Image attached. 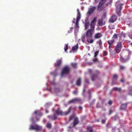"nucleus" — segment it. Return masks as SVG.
<instances>
[{
	"mask_svg": "<svg viewBox=\"0 0 132 132\" xmlns=\"http://www.w3.org/2000/svg\"><path fill=\"white\" fill-rule=\"evenodd\" d=\"M70 68L69 66L65 65L62 70L61 73V76L63 77L69 74L70 72Z\"/></svg>",
	"mask_w": 132,
	"mask_h": 132,
	"instance_id": "f257e3e1",
	"label": "nucleus"
},
{
	"mask_svg": "<svg viewBox=\"0 0 132 132\" xmlns=\"http://www.w3.org/2000/svg\"><path fill=\"white\" fill-rule=\"evenodd\" d=\"M72 106H70L66 112H62L60 108H58L56 111V113L58 115L61 116L66 115L68 114L70 112Z\"/></svg>",
	"mask_w": 132,
	"mask_h": 132,
	"instance_id": "f03ea898",
	"label": "nucleus"
},
{
	"mask_svg": "<svg viewBox=\"0 0 132 132\" xmlns=\"http://www.w3.org/2000/svg\"><path fill=\"white\" fill-rule=\"evenodd\" d=\"M77 16L76 18V22L75 23V18H73V21L72 22V23H75V27L76 28H78L79 25H78V23L79 21L80 18H81V14L80 13L79 10L78 9H77Z\"/></svg>",
	"mask_w": 132,
	"mask_h": 132,
	"instance_id": "7ed1b4c3",
	"label": "nucleus"
},
{
	"mask_svg": "<svg viewBox=\"0 0 132 132\" xmlns=\"http://www.w3.org/2000/svg\"><path fill=\"white\" fill-rule=\"evenodd\" d=\"M42 128V126H39L35 124L34 125H31L30 126L29 128V129L31 130V129L35 130L36 131H40Z\"/></svg>",
	"mask_w": 132,
	"mask_h": 132,
	"instance_id": "20e7f679",
	"label": "nucleus"
},
{
	"mask_svg": "<svg viewBox=\"0 0 132 132\" xmlns=\"http://www.w3.org/2000/svg\"><path fill=\"white\" fill-rule=\"evenodd\" d=\"M94 30V28L90 27V29H88L86 33V38H91L93 35Z\"/></svg>",
	"mask_w": 132,
	"mask_h": 132,
	"instance_id": "39448f33",
	"label": "nucleus"
},
{
	"mask_svg": "<svg viewBox=\"0 0 132 132\" xmlns=\"http://www.w3.org/2000/svg\"><path fill=\"white\" fill-rule=\"evenodd\" d=\"M121 42V41H120L117 43L114 49V50L117 53H119L122 48Z\"/></svg>",
	"mask_w": 132,
	"mask_h": 132,
	"instance_id": "423d86ee",
	"label": "nucleus"
},
{
	"mask_svg": "<svg viewBox=\"0 0 132 132\" xmlns=\"http://www.w3.org/2000/svg\"><path fill=\"white\" fill-rule=\"evenodd\" d=\"M116 12L119 16H121V11L122 9L121 4L120 3H117L116 4Z\"/></svg>",
	"mask_w": 132,
	"mask_h": 132,
	"instance_id": "0eeeda50",
	"label": "nucleus"
},
{
	"mask_svg": "<svg viewBox=\"0 0 132 132\" xmlns=\"http://www.w3.org/2000/svg\"><path fill=\"white\" fill-rule=\"evenodd\" d=\"M100 74V72L99 71L96 70L95 71L94 74H91L90 75V77L92 80L94 81L95 80Z\"/></svg>",
	"mask_w": 132,
	"mask_h": 132,
	"instance_id": "6e6552de",
	"label": "nucleus"
},
{
	"mask_svg": "<svg viewBox=\"0 0 132 132\" xmlns=\"http://www.w3.org/2000/svg\"><path fill=\"white\" fill-rule=\"evenodd\" d=\"M81 99L79 98H76L74 99L68 101V103L69 104L71 103H75L76 102H80Z\"/></svg>",
	"mask_w": 132,
	"mask_h": 132,
	"instance_id": "1a4fd4ad",
	"label": "nucleus"
},
{
	"mask_svg": "<svg viewBox=\"0 0 132 132\" xmlns=\"http://www.w3.org/2000/svg\"><path fill=\"white\" fill-rule=\"evenodd\" d=\"M51 85L54 87L55 92L58 93L60 92V90L57 87L56 83H51Z\"/></svg>",
	"mask_w": 132,
	"mask_h": 132,
	"instance_id": "9d476101",
	"label": "nucleus"
},
{
	"mask_svg": "<svg viewBox=\"0 0 132 132\" xmlns=\"http://www.w3.org/2000/svg\"><path fill=\"white\" fill-rule=\"evenodd\" d=\"M33 117L31 119V121L33 123H35L36 122L39 121V118L37 117L36 115H35V116H34L33 115Z\"/></svg>",
	"mask_w": 132,
	"mask_h": 132,
	"instance_id": "9b49d317",
	"label": "nucleus"
},
{
	"mask_svg": "<svg viewBox=\"0 0 132 132\" xmlns=\"http://www.w3.org/2000/svg\"><path fill=\"white\" fill-rule=\"evenodd\" d=\"M103 19V17H102L98 20V24L99 26H102L104 25L105 24V21H104Z\"/></svg>",
	"mask_w": 132,
	"mask_h": 132,
	"instance_id": "f8f14e48",
	"label": "nucleus"
},
{
	"mask_svg": "<svg viewBox=\"0 0 132 132\" xmlns=\"http://www.w3.org/2000/svg\"><path fill=\"white\" fill-rule=\"evenodd\" d=\"M106 0H101L99 3L98 6V9H101L103 5L105 3Z\"/></svg>",
	"mask_w": 132,
	"mask_h": 132,
	"instance_id": "ddd939ff",
	"label": "nucleus"
},
{
	"mask_svg": "<svg viewBox=\"0 0 132 132\" xmlns=\"http://www.w3.org/2000/svg\"><path fill=\"white\" fill-rule=\"evenodd\" d=\"M97 19V18H94L91 21V24H90V27L93 28H95V22Z\"/></svg>",
	"mask_w": 132,
	"mask_h": 132,
	"instance_id": "4468645a",
	"label": "nucleus"
},
{
	"mask_svg": "<svg viewBox=\"0 0 132 132\" xmlns=\"http://www.w3.org/2000/svg\"><path fill=\"white\" fill-rule=\"evenodd\" d=\"M117 19V16L114 15H113L109 20V21L113 23Z\"/></svg>",
	"mask_w": 132,
	"mask_h": 132,
	"instance_id": "2eb2a0df",
	"label": "nucleus"
},
{
	"mask_svg": "<svg viewBox=\"0 0 132 132\" xmlns=\"http://www.w3.org/2000/svg\"><path fill=\"white\" fill-rule=\"evenodd\" d=\"M85 21V29H87L88 28L89 25V22L88 21V19L87 18H86Z\"/></svg>",
	"mask_w": 132,
	"mask_h": 132,
	"instance_id": "dca6fc26",
	"label": "nucleus"
},
{
	"mask_svg": "<svg viewBox=\"0 0 132 132\" xmlns=\"http://www.w3.org/2000/svg\"><path fill=\"white\" fill-rule=\"evenodd\" d=\"M62 60L61 59L58 60L56 63L55 64V66L56 67H59L61 64Z\"/></svg>",
	"mask_w": 132,
	"mask_h": 132,
	"instance_id": "f3484780",
	"label": "nucleus"
},
{
	"mask_svg": "<svg viewBox=\"0 0 132 132\" xmlns=\"http://www.w3.org/2000/svg\"><path fill=\"white\" fill-rule=\"evenodd\" d=\"M48 117L50 119L54 120L57 119V116L56 114H54V115L53 117L52 115H49L48 116Z\"/></svg>",
	"mask_w": 132,
	"mask_h": 132,
	"instance_id": "a211bd4d",
	"label": "nucleus"
},
{
	"mask_svg": "<svg viewBox=\"0 0 132 132\" xmlns=\"http://www.w3.org/2000/svg\"><path fill=\"white\" fill-rule=\"evenodd\" d=\"M127 104L126 103H123L122 104L120 107V109L121 110H124L127 108Z\"/></svg>",
	"mask_w": 132,
	"mask_h": 132,
	"instance_id": "6ab92c4d",
	"label": "nucleus"
},
{
	"mask_svg": "<svg viewBox=\"0 0 132 132\" xmlns=\"http://www.w3.org/2000/svg\"><path fill=\"white\" fill-rule=\"evenodd\" d=\"M79 122V121L78 120V118L77 117H76L73 121V126L75 127L77 125Z\"/></svg>",
	"mask_w": 132,
	"mask_h": 132,
	"instance_id": "aec40b11",
	"label": "nucleus"
},
{
	"mask_svg": "<svg viewBox=\"0 0 132 132\" xmlns=\"http://www.w3.org/2000/svg\"><path fill=\"white\" fill-rule=\"evenodd\" d=\"M96 9V7L95 6H93L89 10L88 12V13L89 14H91Z\"/></svg>",
	"mask_w": 132,
	"mask_h": 132,
	"instance_id": "412c9836",
	"label": "nucleus"
},
{
	"mask_svg": "<svg viewBox=\"0 0 132 132\" xmlns=\"http://www.w3.org/2000/svg\"><path fill=\"white\" fill-rule=\"evenodd\" d=\"M115 42V40L114 39H112L110 40H109L107 41V43L109 45V48H110L111 46L114 42Z\"/></svg>",
	"mask_w": 132,
	"mask_h": 132,
	"instance_id": "4be33fe9",
	"label": "nucleus"
},
{
	"mask_svg": "<svg viewBox=\"0 0 132 132\" xmlns=\"http://www.w3.org/2000/svg\"><path fill=\"white\" fill-rule=\"evenodd\" d=\"M102 36V34L100 33L96 34L94 36V38L95 39H98Z\"/></svg>",
	"mask_w": 132,
	"mask_h": 132,
	"instance_id": "5701e85b",
	"label": "nucleus"
},
{
	"mask_svg": "<svg viewBox=\"0 0 132 132\" xmlns=\"http://www.w3.org/2000/svg\"><path fill=\"white\" fill-rule=\"evenodd\" d=\"M51 75L53 76L54 77L56 76L57 75V69H56L54 71L51 72H50Z\"/></svg>",
	"mask_w": 132,
	"mask_h": 132,
	"instance_id": "b1692460",
	"label": "nucleus"
},
{
	"mask_svg": "<svg viewBox=\"0 0 132 132\" xmlns=\"http://www.w3.org/2000/svg\"><path fill=\"white\" fill-rule=\"evenodd\" d=\"M34 114L35 115H38L39 116H42V114L41 113L39 110H36L34 111Z\"/></svg>",
	"mask_w": 132,
	"mask_h": 132,
	"instance_id": "393cba45",
	"label": "nucleus"
},
{
	"mask_svg": "<svg viewBox=\"0 0 132 132\" xmlns=\"http://www.w3.org/2000/svg\"><path fill=\"white\" fill-rule=\"evenodd\" d=\"M113 90L114 91H117L121 93L122 92V90L121 88H118L117 87H115L113 88Z\"/></svg>",
	"mask_w": 132,
	"mask_h": 132,
	"instance_id": "a878e982",
	"label": "nucleus"
},
{
	"mask_svg": "<svg viewBox=\"0 0 132 132\" xmlns=\"http://www.w3.org/2000/svg\"><path fill=\"white\" fill-rule=\"evenodd\" d=\"M90 38H87V42L89 43L92 44L93 43L94 40L93 39H90Z\"/></svg>",
	"mask_w": 132,
	"mask_h": 132,
	"instance_id": "bb28decb",
	"label": "nucleus"
},
{
	"mask_svg": "<svg viewBox=\"0 0 132 132\" xmlns=\"http://www.w3.org/2000/svg\"><path fill=\"white\" fill-rule=\"evenodd\" d=\"M96 43L97 44H98L100 48H101L102 47V42L101 40L100 39L99 40L97 41L96 42Z\"/></svg>",
	"mask_w": 132,
	"mask_h": 132,
	"instance_id": "cd10ccee",
	"label": "nucleus"
},
{
	"mask_svg": "<svg viewBox=\"0 0 132 132\" xmlns=\"http://www.w3.org/2000/svg\"><path fill=\"white\" fill-rule=\"evenodd\" d=\"M78 48V43H77L76 45L72 47V49L73 51H75V50H77Z\"/></svg>",
	"mask_w": 132,
	"mask_h": 132,
	"instance_id": "c85d7f7f",
	"label": "nucleus"
},
{
	"mask_svg": "<svg viewBox=\"0 0 132 132\" xmlns=\"http://www.w3.org/2000/svg\"><path fill=\"white\" fill-rule=\"evenodd\" d=\"M120 59L121 61L122 62H125L128 60V59H124L122 57H120Z\"/></svg>",
	"mask_w": 132,
	"mask_h": 132,
	"instance_id": "c756f323",
	"label": "nucleus"
},
{
	"mask_svg": "<svg viewBox=\"0 0 132 132\" xmlns=\"http://www.w3.org/2000/svg\"><path fill=\"white\" fill-rule=\"evenodd\" d=\"M46 127L48 128H51L52 127V124L50 123H48L47 124Z\"/></svg>",
	"mask_w": 132,
	"mask_h": 132,
	"instance_id": "7c9ffc66",
	"label": "nucleus"
},
{
	"mask_svg": "<svg viewBox=\"0 0 132 132\" xmlns=\"http://www.w3.org/2000/svg\"><path fill=\"white\" fill-rule=\"evenodd\" d=\"M87 130L89 132H93V129L92 127H88L87 128Z\"/></svg>",
	"mask_w": 132,
	"mask_h": 132,
	"instance_id": "2f4dec72",
	"label": "nucleus"
},
{
	"mask_svg": "<svg viewBox=\"0 0 132 132\" xmlns=\"http://www.w3.org/2000/svg\"><path fill=\"white\" fill-rule=\"evenodd\" d=\"M71 64L73 68H75L77 67V64L76 63H71Z\"/></svg>",
	"mask_w": 132,
	"mask_h": 132,
	"instance_id": "473e14b6",
	"label": "nucleus"
},
{
	"mask_svg": "<svg viewBox=\"0 0 132 132\" xmlns=\"http://www.w3.org/2000/svg\"><path fill=\"white\" fill-rule=\"evenodd\" d=\"M65 46L64 47V50L65 52H66L68 49V44H65Z\"/></svg>",
	"mask_w": 132,
	"mask_h": 132,
	"instance_id": "72a5a7b5",
	"label": "nucleus"
},
{
	"mask_svg": "<svg viewBox=\"0 0 132 132\" xmlns=\"http://www.w3.org/2000/svg\"><path fill=\"white\" fill-rule=\"evenodd\" d=\"M118 78V76L116 74H115L114 75L113 77V79H117Z\"/></svg>",
	"mask_w": 132,
	"mask_h": 132,
	"instance_id": "f704fd0d",
	"label": "nucleus"
},
{
	"mask_svg": "<svg viewBox=\"0 0 132 132\" xmlns=\"http://www.w3.org/2000/svg\"><path fill=\"white\" fill-rule=\"evenodd\" d=\"M85 35L82 36L81 38V40L83 42H85Z\"/></svg>",
	"mask_w": 132,
	"mask_h": 132,
	"instance_id": "c9c22d12",
	"label": "nucleus"
},
{
	"mask_svg": "<svg viewBox=\"0 0 132 132\" xmlns=\"http://www.w3.org/2000/svg\"><path fill=\"white\" fill-rule=\"evenodd\" d=\"M99 52V51H97L94 54V57H96L98 55Z\"/></svg>",
	"mask_w": 132,
	"mask_h": 132,
	"instance_id": "e433bc0d",
	"label": "nucleus"
},
{
	"mask_svg": "<svg viewBox=\"0 0 132 132\" xmlns=\"http://www.w3.org/2000/svg\"><path fill=\"white\" fill-rule=\"evenodd\" d=\"M112 38L115 39H117V35L116 34H114L112 37Z\"/></svg>",
	"mask_w": 132,
	"mask_h": 132,
	"instance_id": "4c0bfd02",
	"label": "nucleus"
},
{
	"mask_svg": "<svg viewBox=\"0 0 132 132\" xmlns=\"http://www.w3.org/2000/svg\"><path fill=\"white\" fill-rule=\"evenodd\" d=\"M125 34H122L121 35V36L120 37V38L119 41H121V38L122 37H123V38H125Z\"/></svg>",
	"mask_w": 132,
	"mask_h": 132,
	"instance_id": "58836bf2",
	"label": "nucleus"
},
{
	"mask_svg": "<svg viewBox=\"0 0 132 132\" xmlns=\"http://www.w3.org/2000/svg\"><path fill=\"white\" fill-rule=\"evenodd\" d=\"M78 91L77 90H76L73 92V93L74 94L76 95L77 94Z\"/></svg>",
	"mask_w": 132,
	"mask_h": 132,
	"instance_id": "ea45409f",
	"label": "nucleus"
},
{
	"mask_svg": "<svg viewBox=\"0 0 132 132\" xmlns=\"http://www.w3.org/2000/svg\"><path fill=\"white\" fill-rule=\"evenodd\" d=\"M108 53L106 51H104L103 52V55L104 56H106L108 54Z\"/></svg>",
	"mask_w": 132,
	"mask_h": 132,
	"instance_id": "a19ab883",
	"label": "nucleus"
},
{
	"mask_svg": "<svg viewBox=\"0 0 132 132\" xmlns=\"http://www.w3.org/2000/svg\"><path fill=\"white\" fill-rule=\"evenodd\" d=\"M106 119H102L101 121V122L103 124L106 121Z\"/></svg>",
	"mask_w": 132,
	"mask_h": 132,
	"instance_id": "79ce46f5",
	"label": "nucleus"
},
{
	"mask_svg": "<svg viewBox=\"0 0 132 132\" xmlns=\"http://www.w3.org/2000/svg\"><path fill=\"white\" fill-rule=\"evenodd\" d=\"M81 82V79L79 78L77 79V81L76 82Z\"/></svg>",
	"mask_w": 132,
	"mask_h": 132,
	"instance_id": "37998d69",
	"label": "nucleus"
},
{
	"mask_svg": "<svg viewBox=\"0 0 132 132\" xmlns=\"http://www.w3.org/2000/svg\"><path fill=\"white\" fill-rule=\"evenodd\" d=\"M96 107L97 108H100L101 107V106L100 105V104L98 102L96 104Z\"/></svg>",
	"mask_w": 132,
	"mask_h": 132,
	"instance_id": "c03bdc74",
	"label": "nucleus"
},
{
	"mask_svg": "<svg viewBox=\"0 0 132 132\" xmlns=\"http://www.w3.org/2000/svg\"><path fill=\"white\" fill-rule=\"evenodd\" d=\"M74 117V116H70L69 118V120L70 121L72 120Z\"/></svg>",
	"mask_w": 132,
	"mask_h": 132,
	"instance_id": "a18cd8bd",
	"label": "nucleus"
},
{
	"mask_svg": "<svg viewBox=\"0 0 132 132\" xmlns=\"http://www.w3.org/2000/svg\"><path fill=\"white\" fill-rule=\"evenodd\" d=\"M129 94L131 96L132 95V89L129 91Z\"/></svg>",
	"mask_w": 132,
	"mask_h": 132,
	"instance_id": "49530a36",
	"label": "nucleus"
},
{
	"mask_svg": "<svg viewBox=\"0 0 132 132\" xmlns=\"http://www.w3.org/2000/svg\"><path fill=\"white\" fill-rule=\"evenodd\" d=\"M112 103V101L111 100H110L108 102V104L109 105H111Z\"/></svg>",
	"mask_w": 132,
	"mask_h": 132,
	"instance_id": "de8ad7c7",
	"label": "nucleus"
},
{
	"mask_svg": "<svg viewBox=\"0 0 132 132\" xmlns=\"http://www.w3.org/2000/svg\"><path fill=\"white\" fill-rule=\"evenodd\" d=\"M119 118V117L117 116H115L114 117V120H116L117 119Z\"/></svg>",
	"mask_w": 132,
	"mask_h": 132,
	"instance_id": "09e8293b",
	"label": "nucleus"
},
{
	"mask_svg": "<svg viewBox=\"0 0 132 132\" xmlns=\"http://www.w3.org/2000/svg\"><path fill=\"white\" fill-rule=\"evenodd\" d=\"M112 47L111 46V47L110 48L109 47V49L110 50V52L111 53L112 52Z\"/></svg>",
	"mask_w": 132,
	"mask_h": 132,
	"instance_id": "8fccbe9b",
	"label": "nucleus"
},
{
	"mask_svg": "<svg viewBox=\"0 0 132 132\" xmlns=\"http://www.w3.org/2000/svg\"><path fill=\"white\" fill-rule=\"evenodd\" d=\"M86 85H85L84 87V90H83V93H84L85 91V88H86Z\"/></svg>",
	"mask_w": 132,
	"mask_h": 132,
	"instance_id": "3c124183",
	"label": "nucleus"
},
{
	"mask_svg": "<svg viewBox=\"0 0 132 132\" xmlns=\"http://www.w3.org/2000/svg\"><path fill=\"white\" fill-rule=\"evenodd\" d=\"M93 61L94 62H96L97 61V59L96 57H95V58L93 59Z\"/></svg>",
	"mask_w": 132,
	"mask_h": 132,
	"instance_id": "603ef678",
	"label": "nucleus"
},
{
	"mask_svg": "<svg viewBox=\"0 0 132 132\" xmlns=\"http://www.w3.org/2000/svg\"><path fill=\"white\" fill-rule=\"evenodd\" d=\"M124 69V67L122 65H121L120 66V69Z\"/></svg>",
	"mask_w": 132,
	"mask_h": 132,
	"instance_id": "864d4df0",
	"label": "nucleus"
},
{
	"mask_svg": "<svg viewBox=\"0 0 132 132\" xmlns=\"http://www.w3.org/2000/svg\"><path fill=\"white\" fill-rule=\"evenodd\" d=\"M81 83H76V85L78 86H80L81 85Z\"/></svg>",
	"mask_w": 132,
	"mask_h": 132,
	"instance_id": "5fc2aeb1",
	"label": "nucleus"
},
{
	"mask_svg": "<svg viewBox=\"0 0 132 132\" xmlns=\"http://www.w3.org/2000/svg\"><path fill=\"white\" fill-rule=\"evenodd\" d=\"M105 101V100H102V104L103 105L104 104Z\"/></svg>",
	"mask_w": 132,
	"mask_h": 132,
	"instance_id": "6e6d98bb",
	"label": "nucleus"
},
{
	"mask_svg": "<svg viewBox=\"0 0 132 132\" xmlns=\"http://www.w3.org/2000/svg\"><path fill=\"white\" fill-rule=\"evenodd\" d=\"M112 113V111L111 110H109V115H111V114Z\"/></svg>",
	"mask_w": 132,
	"mask_h": 132,
	"instance_id": "4d7b16f0",
	"label": "nucleus"
},
{
	"mask_svg": "<svg viewBox=\"0 0 132 132\" xmlns=\"http://www.w3.org/2000/svg\"><path fill=\"white\" fill-rule=\"evenodd\" d=\"M79 108L80 110H81L82 109V107L81 106H79Z\"/></svg>",
	"mask_w": 132,
	"mask_h": 132,
	"instance_id": "13d9d810",
	"label": "nucleus"
},
{
	"mask_svg": "<svg viewBox=\"0 0 132 132\" xmlns=\"http://www.w3.org/2000/svg\"><path fill=\"white\" fill-rule=\"evenodd\" d=\"M120 81L121 82H123L124 81V80L123 79H121Z\"/></svg>",
	"mask_w": 132,
	"mask_h": 132,
	"instance_id": "bf43d9fd",
	"label": "nucleus"
},
{
	"mask_svg": "<svg viewBox=\"0 0 132 132\" xmlns=\"http://www.w3.org/2000/svg\"><path fill=\"white\" fill-rule=\"evenodd\" d=\"M89 73L91 74L92 72V70H89Z\"/></svg>",
	"mask_w": 132,
	"mask_h": 132,
	"instance_id": "052dcab7",
	"label": "nucleus"
},
{
	"mask_svg": "<svg viewBox=\"0 0 132 132\" xmlns=\"http://www.w3.org/2000/svg\"><path fill=\"white\" fill-rule=\"evenodd\" d=\"M48 110H46V113H48Z\"/></svg>",
	"mask_w": 132,
	"mask_h": 132,
	"instance_id": "680f3d73",
	"label": "nucleus"
},
{
	"mask_svg": "<svg viewBox=\"0 0 132 132\" xmlns=\"http://www.w3.org/2000/svg\"><path fill=\"white\" fill-rule=\"evenodd\" d=\"M103 16H105V17L106 16V14L105 13H104V14H103Z\"/></svg>",
	"mask_w": 132,
	"mask_h": 132,
	"instance_id": "e2e57ef3",
	"label": "nucleus"
},
{
	"mask_svg": "<svg viewBox=\"0 0 132 132\" xmlns=\"http://www.w3.org/2000/svg\"><path fill=\"white\" fill-rule=\"evenodd\" d=\"M96 121H97V122H99L100 121V120L99 119H97L96 120Z\"/></svg>",
	"mask_w": 132,
	"mask_h": 132,
	"instance_id": "0e129e2a",
	"label": "nucleus"
},
{
	"mask_svg": "<svg viewBox=\"0 0 132 132\" xmlns=\"http://www.w3.org/2000/svg\"><path fill=\"white\" fill-rule=\"evenodd\" d=\"M89 94H90V90H89Z\"/></svg>",
	"mask_w": 132,
	"mask_h": 132,
	"instance_id": "69168bd1",
	"label": "nucleus"
},
{
	"mask_svg": "<svg viewBox=\"0 0 132 132\" xmlns=\"http://www.w3.org/2000/svg\"><path fill=\"white\" fill-rule=\"evenodd\" d=\"M52 88H51V89H49V90L50 91L52 89Z\"/></svg>",
	"mask_w": 132,
	"mask_h": 132,
	"instance_id": "338daca9",
	"label": "nucleus"
},
{
	"mask_svg": "<svg viewBox=\"0 0 132 132\" xmlns=\"http://www.w3.org/2000/svg\"><path fill=\"white\" fill-rule=\"evenodd\" d=\"M130 44L132 46V43H130Z\"/></svg>",
	"mask_w": 132,
	"mask_h": 132,
	"instance_id": "774afa93",
	"label": "nucleus"
}]
</instances>
